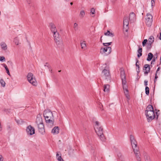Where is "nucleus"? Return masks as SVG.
<instances>
[{"label":"nucleus","instance_id":"obj_1","mask_svg":"<svg viewBox=\"0 0 161 161\" xmlns=\"http://www.w3.org/2000/svg\"><path fill=\"white\" fill-rule=\"evenodd\" d=\"M43 116L48 126L50 127L53 126L54 120L52 112L50 109H46L44 111Z\"/></svg>","mask_w":161,"mask_h":161},{"label":"nucleus","instance_id":"obj_2","mask_svg":"<svg viewBox=\"0 0 161 161\" xmlns=\"http://www.w3.org/2000/svg\"><path fill=\"white\" fill-rule=\"evenodd\" d=\"M147 114H147V113H145V114L148 122H151L155 118H156V119H158V115L157 112H156V114H155L154 110L148 111Z\"/></svg>","mask_w":161,"mask_h":161},{"label":"nucleus","instance_id":"obj_3","mask_svg":"<svg viewBox=\"0 0 161 161\" xmlns=\"http://www.w3.org/2000/svg\"><path fill=\"white\" fill-rule=\"evenodd\" d=\"M101 76L104 80L109 82H111V77L109 70L106 69H104L102 71Z\"/></svg>","mask_w":161,"mask_h":161},{"label":"nucleus","instance_id":"obj_4","mask_svg":"<svg viewBox=\"0 0 161 161\" xmlns=\"http://www.w3.org/2000/svg\"><path fill=\"white\" fill-rule=\"evenodd\" d=\"M27 78L28 81L33 85L36 86L37 83L33 75L31 73H29L27 75Z\"/></svg>","mask_w":161,"mask_h":161},{"label":"nucleus","instance_id":"obj_5","mask_svg":"<svg viewBox=\"0 0 161 161\" xmlns=\"http://www.w3.org/2000/svg\"><path fill=\"white\" fill-rule=\"evenodd\" d=\"M95 132L100 137V139L102 141H104L105 138L104 137L103 133V129L101 127L94 128Z\"/></svg>","mask_w":161,"mask_h":161},{"label":"nucleus","instance_id":"obj_6","mask_svg":"<svg viewBox=\"0 0 161 161\" xmlns=\"http://www.w3.org/2000/svg\"><path fill=\"white\" fill-rule=\"evenodd\" d=\"M153 16L150 14L148 13L146 15L145 19V22L147 25L150 26L151 25L153 22Z\"/></svg>","mask_w":161,"mask_h":161},{"label":"nucleus","instance_id":"obj_7","mask_svg":"<svg viewBox=\"0 0 161 161\" xmlns=\"http://www.w3.org/2000/svg\"><path fill=\"white\" fill-rule=\"evenodd\" d=\"M120 76L122 82L124 84L126 83V76L125 70L123 68L120 69Z\"/></svg>","mask_w":161,"mask_h":161},{"label":"nucleus","instance_id":"obj_8","mask_svg":"<svg viewBox=\"0 0 161 161\" xmlns=\"http://www.w3.org/2000/svg\"><path fill=\"white\" fill-rule=\"evenodd\" d=\"M26 131L28 135H32L35 133L34 128L31 125L28 126L26 129Z\"/></svg>","mask_w":161,"mask_h":161},{"label":"nucleus","instance_id":"obj_9","mask_svg":"<svg viewBox=\"0 0 161 161\" xmlns=\"http://www.w3.org/2000/svg\"><path fill=\"white\" fill-rule=\"evenodd\" d=\"M37 125L39 132L42 134H44L45 133V130L43 123L37 124Z\"/></svg>","mask_w":161,"mask_h":161},{"label":"nucleus","instance_id":"obj_10","mask_svg":"<svg viewBox=\"0 0 161 161\" xmlns=\"http://www.w3.org/2000/svg\"><path fill=\"white\" fill-rule=\"evenodd\" d=\"M122 84L123 87L125 95V96L126 97V98L128 99H129L130 96L129 94V91L127 88V86L126 85V83H125L124 84L122 83Z\"/></svg>","mask_w":161,"mask_h":161},{"label":"nucleus","instance_id":"obj_11","mask_svg":"<svg viewBox=\"0 0 161 161\" xmlns=\"http://www.w3.org/2000/svg\"><path fill=\"white\" fill-rule=\"evenodd\" d=\"M111 47H107L104 48H101V53H105L106 52H108L107 55L109 54L112 51Z\"/></svg>","mask_w":161,"mask_h":161},{"label":"nucleus","instance_id":"obj_12","mask_svg":"<svg viewBox=\"0 0 161 161\" xmlns=\"http://www.w3.org/2000/svg\"><path fill=\"white\" fill-rule=\"evenodd\" d=\"M143 70L144 71V74L147 75L149 72L150 70V65L149 64H145L144 65Z\"/></svg>","mask_w":161,"mask_h":161},{"label":"nucleus","instance_id":"obj_13","mask_svg":"<svg viewBox=\"0 0 161 161\" xmlns=\"http://www.w3.org/2000/svg\"><path fill=\"white\" fill-rule=\"evenodd\" d=\"M49 26L52 32L53 33V34L55 35V33L58 32L55 25L53 23H50Z\"/></svg>","mask_w":161,"mask_h":161},{"label":"nucleus","instance_id":"obj_14","mask_svg":"<svg viewBox=\"0 0 161 161\" xmlns=\"http://www.w3.org/2000/svg\"><path fill=\"white\" fill-rule=\"evenodd\" d=\"M57 47L60 50H62L64 48V45L63 40L57 41L55 42Z\"/></svg>","mask_w":161,"mask_h":161},{"label":"nucleus","instance_id":"obj_15","mask_svg":"<svg viewBox=\"0 0 161 161\" xmlns=\"http://www.w3.org/2000/svg\"><path fill=\"white\" fill-rule=\"evenodd\" d=\"M53 36L55 42L62 40L61 36L59 35L58 32L55 33V35L53 34Z\"/></svg>","mask_w":161,"mask_h":161},{"label":"nucleus","instance_id":"obj_16","mask_svg":"<svg viewBox=\"0 0 161 161\" xmlns=\"http://www.w3.org/2000/svg\"><path fill=\"white\" fill-rule=\"evenodd\" d=\"M36 123L37 125L43 123L42 118L40 114H39L37 115L36 119Z\"/></svg>","mask_w":161,"mask_h":161},{"label":"nucleus","instance_id":"obj_17","mask_svg":"<svg viewBox=\"0 0 161 161\" xmlns=\"http://www.w3.org/2000/svg\"><path fill=\"white\" fill-rule=\"evenodd\" d=\"M129 19L127 16H125L124 18L123 25H125L126 26H128L129 25Z\"/></svg>","mask_w":161,"mask_h":161},{"label":"nucleus","instance_id":"obj_18","mask_svg":"<svg viewBox=\"0 0 161 161\" xmlns=\"http://www.w3.org/2000/svg\"><path fill=\"white\" fill-rule=\"evenodd\" d=\"M129 19L130 21H134L136 19L135 14L133 12L130 13L129 15Z\"/></svg>","mask_w":161,"mask_h":161},{"label":"nucleus","instance_id":"obj_19","mask_svg":"<svg viewBox=\"0 0 161 161\" xmlns=\"http://www.w3.org/2000/svg\"><path fill=\"white\" fill-rule=\"evenodd\" d=\"M59 127L58 126H55L52 130V133L54 134H57L59 132Z\"/></svg>","mask_w":161,"mask_h":161},{"label":"nucleus","instance_id":"obj_20","mask_svg":"<svg viewBox=\"0 0 161 161\" xmlns=\"http://www.w3.org/2000/svg\"><path fill=\"white\" fill-rule=\"evenodd\" d=\"M153 110V106L151 105H149L147 106L145 110V113H147V114H148V112L149 111H152Z\"/></svg>","mask_w":161,"mask_h":161},{"label":"nucleus","instance_id":"obj_21","mask_svg":"<svg viewBox=\"0 0 161 161\" xmlns=\"http://www.w3.org/2000/svg\"><path fill=\"white\" fill-rule=\"evenodd\" d=\"M158 57V53H156V54H155L154 55V57H153V58L152 59V60L151 62V67H152V64H154V63L155 62V61H156V60L157 59Z\"/></svg>","mask_w":161,"mask_h":161},{"label":"nucleus","instance_id":"obj_22","mask_svg":"<svg viewBox=\"0 0 161 161\" xmlns=\"http://www.w3.org/2000/svg\"><path fill=\"white\" fill-rule=\"evenodd\" d=\"M0 46L2 49L4 50H6L7 47L6 44L4 42H2L0 43Z\"/></svg>","mask_w":161,"mask_h":161},{"label":"nucleus","instance_id":"obj_23","mask_svg":"<svg viewBox=\"0 0 161 161\" xmlns=\"http://www.w3.org/2000/svg\"><path fill=\"white\" fill-rule=\"evenodd\" d=\"M153 57V54L152 53H150L148 54V56L147 60V61H150L152 59Z\"/></svg>","mask_w":161,"mask_h":161},{"label":"nucleus","instance_id":"obj_24","mask_svg":"<svg viewBox=\"0 0 161 161\" xmlns=\"http://www.w3.org/2000/svg\"><path fill=\"white\" fill-rule=\"evenodd\" d=\"M136 67H137V68H136V71L137 72L138 74L140 72V66L139 65V64H138L139 63V60L137 58H136Z\"/></svg>","mask_w":161,"mask_h":161},{"label":"nucleus","instance_id":"obj_25","mask_svg":"<svg viewBox=\"0 0 161 161\" xmlns=\"http://www.w3.org/2000/svg\"><path fill=\"white\" fill-rule=\"evenodd\" d=\"M109 85L108 84L104 85V86L103 91L108 92L109 91Z\"/></svg>","mask_w":161,"mask_h":161},{"label":"nucleus","instance_id":"obj_26","mask_svg":"<svg viewBox=\"0 0 161 161\" xmlns=\"http://www.w3.org/2000/svg\"><path fill=\"white\" fill-rule=\"evenodd\" d=\"M142 48L141 47H139V49L137 51L138 54H137V57L138 58H140L142 55Z\"/></svg>","mask_w":161,"mask_h":161},{"label":"nucleus","instance_id":"obj_27","mask_svg":"<svg viewBox=\"0 0 161 161\" xmlns=\"http://www.w3.org/2000/svg\"><path fill=\"white\" fill-rule=\"evenodd\" d=\"M148 43L152 44L154 41V38L153 36H150L148 39Z\"/></svg>","mask_w":161,"mask_h":161},{"label":"nucleus","instance_id":"obj_28","mask_svg":"<svg viewBox=\"0 0 161 161\" xmlns=\"http://www.w3.org/2000/svg\"><path fill=\"white\" fill-rule=\"evenodd\" d=\"M133 148H136L137 146L136 142L135 140L131 142Z\"/></svg>","mask_w":161,"mask_h":161},{"label":"nucleus","instance_id":"obj_29","mask_svg":"<svg viewBox=\"0 0 161 161\" xmlns=\"http://www.w3.org/2000/svg\"><path fill=\"white\" fill-rule=\"evenodd\" d=\"M144 157L145 161H151L150 156L146 154L144 155Z\"/></svg>","mask_w":161,"mask_h":161},{"label":"nucleus","instance_id":"obj_30","mask_svg":"<svg viewBox=\"0 0 161 161\" xmlns=\"http://www.w3.org/2000/svg\"><path fill=\"white\" fill-rule=\"evenodd\" d=\"M81 47L82 49H85L86 47V45L85 41L80 43Z\"/></svg>","mask_w":161,"mask_h":161},{"label":"nucleus","instance_id":"obj_31","mask_svg":"<svg viewBox=\"0 0 161 161\" xmlns=\"http://www.w3.org/2000/svg\"><path fill=\"white\" fill-rule=\"evenodd\" d=\"M56 157L57 158V159L58 161H64L62 158L61 156H59V154L58 153H57Z\"/></svg>","mask_w":161,"mask_h":161},{"label":"nucleus","instance_id":"obj_32","mask_svg":"<svg viewBox=\"0 0 161 161\" xmlns=\"http://www.w3.org/2000/svg\"><path fill=\"white\" fill-rule=\"evenodd\" d=\"M15 121L18 125H21L24 123V121L21 119H15Z\"/></svg>","mask_w":161,"mask_h":161},{"label":"nucleus","instance_id":"obj_33","mask_svg":"<svg viewBox=\"0 0 161 161\" xmlns=\"http://www.w3.org/2000/svg\"><path fill=\"white\" fill-rule=\"evenodd\" d=\"M0 82L1 86L3 87H4L5 86L6 83L3 79H1L0 80Z\"/></svg>","mask_w":161,"mask_h":161},{"label":"nucleus","instance_id":"obj_34","mask_svg":"<svg viewBox=\"0 0 161 161\" xmlns=\"http://www.w3.org/2000/svg\"><path fill=\"white\" fill-rule=\"evenodd\" d=\"M85 15V12L84 10H82L80 11V16L81 18H83Z\"/></svg>","mask_w":161,"mask_h":161},{"label":"nucleus","instance_id":"obj_35","mask_svg":"<svg viewBox=\"0 0 161 161\" xmlns=\"http://www.w3.org/2000/svg\"><path fill=\"white\" fill-rule=\"evenodd\" d=\"M145 93L146 95H148L149 94V88L146 86L145 87Z\"/></svg>","mask_w":161,"mask_h":161},{"label":"nucleus","instance_id":"obj_36","mask_svg":"<svg viewBox=\"0 0 161 161\" xmlns=\"http://www.w3.org/2000/svg\"><path fill=\"white\" fill-rule=\"evenodd\" d=\"M73 28L75 31H77L78 29V25L76 23H75L74 25Z\"/></svg>","mask_w":161,"mask_h":161},{"label":"nucleus","instance_id":"obj_37","mask_svg":"<svg viewBox=\"0 0 161 161\" xmlns=\"http://www.w3.org/2000/svg\"><path fill=\"white\" fill-rule=\"evenodd\" d=\"M112 43V42H108V43H103V45L104 46H106V47H108V46H109L111 45V44Z\"/></svg>","mask_w":161,"mask_h":161},{"label":"nucleus","instance_id":"obj_38","mask_svg":"<svg viewBox=\"0 0 161 161\" xmlns=\"http://www.w3.org/2000/svg\"><path fill=\"white\" fill-rule=\"evenodd\" d=\"M147 42V39H144L142 42V44L143 47L145 46L146 43Z\"/></svg>","mask_w":161,"mask_h":161},{"label":"nucleus","instance_id":"obj_39","mask_svg":"<svg viewBox=\"0 0 161 161\" xmlns=\"http://www.w3.org/2000/svg\"><path fill=\"white\" fill-rule=\"evenodd\" d=\"M10 110L11 109H6L5 108H4L3 110V111L8 113H10Z\"/></svg>","mask_w":161,"mask_h":161},{"label":"nucleus","instance_id":"obj_40","mask_svg":"<svg viewBox=\"0 0 161 161\" xmlns=\"http://www.w3.org/2000/svg\"><path fill=\"white\" fill-rule=\"evenodd\" d=\"M152 44L151 43H147V48L148 49H150L152 47Z\"/></svg>","mask_w":161,"mask_h":161},{"label":"nucleus","instance_id":"obj_41","mask_svg":"<svg viewBox=\"0 0 161 161\" xmlns=\"http://www.w3.org/2000/svg\"><path fill=\"white\" fill-rule=\"evenodd\" d=\"M14 42H15V44H16V45H18L19 44V40L17 37L14 39Z\"/></svg>","mask_w":161,"mask_h":161},{"label":"nucleus","instance_id":"obj_42","mask_svg":"<svg viewBox=\"0 0 161 161\" xmlns=\"http://www.w3.org/2000/svg\"><path fill=\"white\" fill-rule=\"evenodd\" d=\"M133 149L134 150V151L135 155H138V153L139 152V150L137 149L136 148V149H135V148H134Z\"/></svg>","mask_w":161,"mask_h":161},{"label":"nucleus","instance_id":"obj_43","mask_svg":"<svg viewBox=\"0 0 161 161\" xmlns=\"http://www.w3.org/2000/svg\"><path fill=\"white\" fill-rule=\"evenodd\" d=\"M130 142H131L132 141H134V140H135V139L134 136L132 135H130Z\"/></svg>","mask_w":161,"mask_h":161},{"label":"nucleus","instance_id":"obj_44","mask_svg":"<svg viewBox=\"0 0 161 161\" xmlns=\"http://www.w3.org/2000/svg\"><path fill=\"white\" fill-rule=\"evenodd\" d=\"M158 76H157V73H155V78H154V83H155V82H156L157 80V79L158 78Z\"/></svg>","mask_w":161,"mask_h":161},{"label":"nucleus","instance_id":"obj_45","mask_svg":"<svg viewBox=\"0 0 161 161\" xmlns=\"http://www.w3.org/2000/svg\"><path fill=\"white\" fill-rule=\"evenodd\" d=\"M91 13L92 14H95V9L93 8H92L91 9Z\"/></svg>","mask_w":161,"mask_h":161},{"label":"nucleus","instance_id":"obj_46","mask_svg":"<svg viewBox=\"0 0 161 161\" xmlns=\"http://www.w3.org/2000/svg\"><path fill=\"white\" fill-rule=\"evenodd\" d=\"M5 60V58L3 56H1L0 57V61H4Z\"/></svg>","mask_w":161,"mask_h":161},{"label":"nucleus","instance_id":"obj_47","mask_svg":"<svg viewBox=\"0 0 161 161\" xmlns=\"http://www.w3.org/2000/svg\"><path fill=\"white\" fill-rule=\"evenodd\" d=\"M96 125L95 126V128H97V127H100L99 125V123L98 121H97L95 122Z\"/></svg>","mask_w":161,"mask_h":161},{"label":"nucleus","instance_id":"obj_48","mask_svg":"<svg viewBox=\"0 0 161 161\" xmlns=\"http://www.w3.org/2000/svg\"><path fill=\"white\" fill-rule=\"evenodd\" d=\"M117 155H118V156L119 158V159H120L122 158V154H121V153H118Z\"/></svg>","mask_w":161,"mask_h":161},{"label":"nucleus","instance_id":"obj_49","mask_svg":"<svg viewBox=\"0 0 161 161\" xmlns=\"http://www.w3.org/2000/svg\"><path fill=\"white\" fill-rule=\"evenodd\" d=\"M2 65H3V66L5 68L6 70H7L8 69V68L7 67V66L6 65V64H2Z\"/></svg>","mask_w":161,"mask_h":161},{"label":"nucleus","instance_id":"obj_50","mask_svg":"<svg viewBox=\"0 0 161 161\" xmlns=\"http://www.w3.org/2000/svg\"><path fill=\"white\" fill-rule=\"evenodd\" d=\"M108 36H111L112 37H113V36H114V35L113 33L110 32V33H109V34Z\"/></svg>","mask_w":161,"mask_h":161},{"label":"nucleus","instance_id":"obj_51","mask_svg":"<svg viewBox=\"0 0 161 161\" xmlns=\"http://www.w3.org/2000/svg\"><path fill=\"white\" fill-rule=\"evenodd\" d=\"M46 64L44 65V66L46 67V66H47L48 69H49V68H50V66H49V65H48V63H46Z\"/></svg>","mask_w":161,"mask_h":161},{"label":"nucleus","instance_id":"obj_52","mask_svg":"<svg viewBox=\"0 0 161 161\" xmlns=\"http://www.w3.org/2000/svg\"><path fill=\"white\" fill-rule=\"evenodd\" d=\"M110 33V32L109 31L107 30V32L104 33V35L105 36H108V35L109 33Z\"/></svg>","mask_w":161,"mask_h":161},{"label":"nucleus","instance_id":"obj_53","mask_svg":"<svg viewBox=\"0 0 161 161\" xmlns=\"http://www.w3.org/2000/svg\"><path fill=\"white\" fill-rule=\"evenodd\" d=\"M144 85L146 86L147 85L148 81L147 80H144Z\"/></svg>","mask_w":161,"mask_h":161},{"label":"nucleus","instance_id":"obj_54","mask_svg":"<svg viewBox=\"0 0 161 161\" xmlns=\"http://www.w3.org/2000/svg\"><path fill=\"white\" fill-rule=\"evenodd\" d=\"M151 3L152 6H153L155 3V1L152 0Z\"/></svg>","mask_w":161,"mask_h":161},{"label":"nucleus","instance_id":"obj_55","mask_svg":"<svg viewBox=\"0 0 161 161\" xmlns=\"http://www.w3.org/2000/svg\"><path fill=\"white\" fill-rule=\"evenodd\" d=\"M8 63L9 64H10V65L11 66H12L13 65V63H12V62L10 61H8Z\"/></svg>","mask_w":161,"mask_h":161},{"label":"nucleus","instance_id":"obj_56","mask_svg":"<svg viewBox=\"0 0 161 161\" xmlns=\"http://www.w3.org/2000/svg\"><path fill=\"white\" fill-rule=\"evenodd\" d=\"M3 158L2 156L1 155H0V161H3Z\"/></svg>","mask_w":161,"mask_h":161},{"label":"nucleus","instance_id":"obj_57","mask_svg":"<svg viewBox=\"0 0 161 161\" xmlns=\"http://www.w3.org/2000/svg\"><path fill=\"white\" fill-rule=\"evenodd\" d=\"M6 71L7 74L9 76H10V73L9 69H8V70H6Z\"/></svg>","mask_w":161,"mask_h":161},{"label":"nucleus","instance_id":"obj_58","mask_svg":"<svg viewBox=\"0 0 161 161\" xmlns=\"http://www.w3.org/2000/svg\"><path fill=\"white\" fill-rule=\"evenodd\" d=\"M27 3L29 4H30L31 3V0H26Z\"/></svg>","mask_w":161,"mask_h":161},{"label":"nucleus","instance_id":"obj_59","mask_svg":"<svg viewBox=\"0 0 161 161\" xmlns=\"http://www.w3.org/2000/svg\"><path fill=\"white\" fill-rule=\"evenodd\" d=\"M160 68L159 67H158L157 69L156 72V73H158V72L159 70H160Z\"/></svg>","mask_w":161,"mask_h":161},{"label":"nucleus","instance_id":"obj_60","mask_svg":"<svg viewBox=\"0 0 161 161\" xmlns=\"http://www.w3.org/2000/svg\"><path fill=\"white\" fill-rule=\"evenodd\" d=\"M138 161H141V159L140 157L136 158Z\"/></svg>","mask_w":161,"mask_h":161},{"label":"nucleus","instance_id":"obj_61","mask_svg":"<svg viewBox=\"0 0 161 161\" xmlns=\"http://www.w3.org/2000/svg\"><path fill=\"white\" fill-rule=\"evenodd\" d=\"M160 63L159 64H157V66H158L159 65H160L161 64V57H160Z\"/></svg>","mask_w":161,"mask_h":161},{"label":"nucleus","instance_id":"obj_62","mask_svg":"<svg viewBox=\"0 0 161 161\" xmlns=\"http://www.w3.org/2000/svg\"><path fill=\"white\" fill-rule=\"evenodd\" d=\"M160 37H159V39L160 40H161V32L160 33Z\"/></svg>","mask_w":161,"mask_h":161},{"label":"nucleus","instance_id":"obj_63","mask_svg":"<svg viewBox=\"0 0 161 161\" xmlns=\"http://www.w3.org/2000/svg\"><path fill=\"white\" fill-rule=\"evenodd\" d=\"M136 158L140 157L139 155H136Z\"/></svg>","mask_w":161,"mask_h":161},{"label":"nucleus","instance_id":"obj_64","mask_svg":"<svg viewBox=\"0 0 161 161\" xmlns=\"http://www.w3.org/2000/svg\"><path fill=\"white\" fill-rule=\"evenodd\" d=\"M49 70L52 73V70L50 69V68H49Z\"/></svg>","mask_w":161,"mask_h":161}]
</instances>
